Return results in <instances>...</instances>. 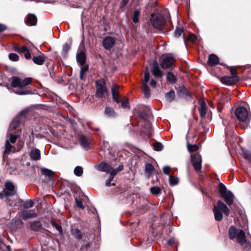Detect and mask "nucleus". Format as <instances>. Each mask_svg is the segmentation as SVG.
Wrapping results in <instances>:
<instances>
[{"instance_id":"obj_52","label":"nucleus","mask_w":251,"mask_h":251,"mask_svg":"<svg viewBox=\"0 0 251 251\" xmlns=\"http://www.w3.org/2000/svg\"><path fill=\"white\" fill-rule=\"evenodd\" d=\"M129 0H122L121 2L120 8L121 9L124 8L126 4L128 2Z\"/></svg>"},{"instance_id":"obj_59","label":"nucleus","mask_w":251,"mask_h":251,"mask_svg":"<svg viewBox=\"0 0 251 251\" xmlns=\"http://www.w3.org/2000/svg\"><path fill=\"white\" fill-rule=\"evenodd\" d=\"M123 169V165H119L117 169H115L117 171V173L118 172H120L121 170H122Z\"/></svg>"},{"instance_id":"obj_31","label":"nucleus","mask_w":251,"mask_h":251,"mask_svg":"<svg viewBox=\"0 0 251 251\" xmlns=\"http://www.w3.org/2000/svg\"><path fill=\"white\" fill-rule=\"evenodd\" d=\"M175 97V92L173 90L169 91L165 95L166 100L169 102H171L172 101H173L174 100Z\"/></svg>"},{"instance_id":"obj_51","label":"nucleus","mask_w":251,"mask_h":251,"mask_svg":"<svg viewBox=\"0 0 251 251\" xmlns=\"http://www.w3.org/2000/svg\"><path fill=\"white\" fill-rule=\"evenodd\" d=\"M170 170V167L168 166H164L163 169L164 173L167 175H168L169 174Z\"/></svg>"},{"instance_id":"obj_8","label":"nucleus","mask_w":251,"mask_h":251,"mask_svg":"<svg viewBox=\"0 0 251 251\" xmlns=\"http://www.w3.org/2000/svg\"><path fill=\"white\" fill-rule=\"evenodd\" d=\"M97 169L101 172L110 173L111 176H114L117 174V171L108 163L101 162L97 165Z\"/></svg>"},{"instance_id":"obj_5","label":"nucleus","mask_w":251,"mask_h":251,"mask_svg":"<svg viewBox=\"0 0 251 251\" xmlns=\"http://www.w3.org/2000/svg\"><path fill=\"white\" fill-rule=\"evenodd\" d=\"M96 97L101 98L105 97L107 94V90L105 86V80L102 78L98 79L96 81Z\"/></svg>"},{"instance_id":"obj_62","label":"nucleus","mask_w":251,"mask_h":251,"mask_svg":"<svg viewBox=\"0 0 251 251\" xmlns=\"http://www.w3.org/2000/svg\"><path fill=\"white\" fill-rule=\"evenodd\" d=\"M231 75H232V76H234V75H237V73L236 72H235L233 70H231Z\"/></svg>"},{"instance_id":"obj_61","label":"nucleus","mask_w":251,"mask_h":251,"mask_svg":"<svg viewBox=\"0 0 251 251\" xmlns=\"http://www.w3.org/2000/svg\"><path fill=\"white\" fill-rule=\"evenodd\" d=\"M20 48H19V47L18 46H16V47H15L14 48V50L17 51V52H19L20 51Z\"/></svg>"},{"instance_id":"obj_42","label":"nucleus","mask_w":251,"mask_h":251,"mask_svg":"<svg viewBox=\"0 0 251 251\" xmlns=\"http://www.w3.org/2000/svg\"><path fill=\"white\" fill-rule=\"evenodd\" d=\"M154 149L156 151H160L163 149L162 145L158 142H155L153 144Z\"/></svg>"},{"instance_id":"obj_57","label":"nucleus","mask_w":251,"mask_h":251,"mask_svg":"<svg viewBox=\"0 0 251 251\" xmlns=\"http://www.w3.org/2000/svg\"><path fill=\"white\" fill-rule=\"evenodd\" d=\"M6 28V27L2 24H0V32L4 31Z\"/></svg>"},{"instance_id":"obj_44","label":"nucleus","mask_w":251,"mask_h":251,"mask_svg":"<svg viewBox=\"0 0 251 251\" xmlns=\"http://www.w3.org/2000/svg\"><path fill=\"white\" fill-rule=\"evenodd\" d=\"M149 79H150L149 72L148 70H147L145 72L144 80L143 84H148L147 83L149 81Z\"/></svg>"},{"instance_id":"obj_18","label":"nucleus","mask_w":251,"mask_h":251,"mask_svg":"<svg viewBox=\"0 0 251 251\" xmlns=\"http://www.w3.org/2000/svg\"><path fill=\"white\" fill-rule=\"evenodd\" d=\"M219 63V59L217 55L212 54L209 56L208 63L210 66H215L218 64Z\"/></svg>"},{"instance_id":"obj_32","label":"nucleus","mask_w":251,"mask_h":251,"mask_svg":"<svg viewBox=\"0 0 251 251\" xmlns=\"http://www.w3.org/2000/svg\"><path fill=\"white\" fill-rule=\"evenodd\" d=\"M167 80L171 83L174 84L176 82V78L173 73L168 72L167 74Z\"/></svg>"},{"instance_id":"obj_49","label":"nucleus","mask_w":251,"mask_h":251,"mask_svg":"<svg viewBox=\"0 0 251 251\" xmlns=\"http://www.w3.org/2000/svg\"><path fill=\"white\" fill-rule=\"evenodd\" d=\"M23 54L25 57L27 59H30L31 57V54L30 52L29 49L27 50V51H25V53H24Z\"/></svg>"},{"instance_id":"obj_53","label":"nucleus","mask_w":251,"mask_h":251,"mask_svg":"<svg viewBox=\"0 0 251 251\" xmlns=\"http://www.w3.org/2000/svg\"><path fill=\"white\" fill-rule=\"evenodd\" d=\"M151 124L149 123H148L147 124V134L148 135H151Z\"/></svg>"},{"instance_id":"obj_60","label":"nucleus","mask_w":251,"mask_h":251,"mask_svg":"<svg viewBox=\"0 0 251 251\" xmlns=\"http://www.w3.org/2000/svg\"><path fill=\"white\" fill-rule=\"evenodd\" d=\"M174 242V240L173 239H170L168 241V244L169 245H172Z\"/></svg>"},{"instance_id":"obj_55","label":"nucleus","mask_w":251,"mask_h":251,"mask_svg":"<svg viewBox=\"0 0 251 251\" xmlns=\"http://www.w3.org/2000/svg\"><path fill=\"white\" fill-rule=\"evenodd\" d=\"M28 50V49L27 48V47L25 46H24L20 48L19 52L24 54L25 51H27Z\"/></svg>"},{"instance_id":"obj_6","label":"nucleus","mask_w":251,"mask_h":251,"mask_svg":"<svg viewBox=\"0 0 251 251\" xmlns=\"http://www.w3.org/2000/svg\"><path fill=\"white\" fill-rule=\"evenodd\" d=\"M151 22L154 27L159 29H162L165 24L164 16L159 14H152Z\"/></svg>"},{"instance_id":"obj_36","label":"nucleus","mask_w":251,"mask_h":251,"mask_svg":"<svg viewBox=\"0 0 251 251\" xmlns=\"http://www.w3.org/2000/svg\"><path fill=\"white\" fill-rule=\"evenodd\" d=\"M183 29L180 27H177L175 31V36L176 37H180L182 34L183 35V37L184 39H185V35L183 33Z\"/></svg>"},{"instance_id":"obj_40","label":"nucleus","mask_w":251,"mask_h":251,"mask_svg":"<svg viewBox=\"0 0 251 251\" xmlns=\"http://www.w3.org/2000/svg\"><path fill=\"white\" fill-rule=\"evenodd\" d=\"M34 202L31 200L26 201L23 203V206L25 208H29L33 207Z\"/></svg>"},{"instance_id":"obj_30","label":"nucleus","mask_w":251,"mask_h":251,"mask_svg":"<svg viewBox=\"0 0 251 251\" xmlns=\"http://www.w3.org/2000/svg\"><path fill=\"white\" fill-rule=\"evenodd\" d=\"M154 171H155L154 167L152 164H151L150 163H147L146 165L145 172L149 175H151L152 174Z\"/></svg>"},{"instance_id":"obj_24","label":"nucleus","mask_w":251,"mask_h":251,"mask_svg":"<svg viewBox=\"0 0 251 251\" xmlns=\"http://www.w3.org/2000/svg\"><path fill=\"white\" fill-rule=\"evenodd\" d=\"M42 174L46 176H48L49 179H52L54 176V173L50 170L47 168L42 169Z\"/></svg>"},{"instance_id":"obj_27","label":"nucleus","mask_w":251,"mask_h":251,"mask_svg":"<svg viewBox=\"0 0 251 251\" xmlns=\"http://www.w3.org/2000/svg\"><path fill=\"white\" fill-rule=\"evenodd\" d=\"M7 137L8 139L6 141H9L11 144H14L18 138V135H13L10 133V131H8L7 133Z\"/></svg>"},{"instance_id":"obj_12","label":"nucleus","mask_w":251,"mask_h":251,"mask_svg":"<svg viewBox=\"0 0 251 251\" xmlns=\"http://www.w3.org/2000/svg\"><path fill=\"white\" fill-rule=\"evenodd\" d=\"M239 80V78L237 75H234L231 76H226L223 77L221 81L225 84L228 85H233L236 84Z\"/></svg>"},{"instance_id":"obj_39","label":"nucleus","mask_w":251,"mask_h":251,"mask_svg":"<svg viewBox=\"0 0 251 251\" xmlns=\"http://www.w3.org/2000/svg\"><path fill=\"white\" fill-rule=\"evenodd\" d=\"M9 59L12 61H17L19 59V56L15 53H10L8 55Z\"/></svg>"},{"instance_id":"obj_48","label":"nucleus","mask_w":251,"mask_h":251,"mask_svg":"<svg viewBox=\"0 0 251 251\" xmlns=\"http://www.w3.org/2000/svg\"><path fill=\"white\" fill-rule=\"evenodd\" d=\"M113 178H114V176H111L110 175V176L109 177V178L107 180L106 182V186H110L111 185H113V186H114L115 185V184L114 183H111V182L113 180Z\"/></svg>"},{"instance_id":"obj_14","label":"nucleus","mask_w":251,"mask_h":251,"mask_svg":"<svg viewBox=\"0 0 251 251\" xmlns=\"http://www.w3.org/2000/svg\"><path fill=\"white\" fill-rule=\"evenodd\" d=\"M151 66V73L153 75L157 77H162V73L159 68L157 62L156 61H153Z\"/></svg>"},{"instance_id":"obj_10","label":"nucleus","mask_w":251,"mask_h":251,"mask_svg":"<svg viewBox=\"0 0 251 251\" xmlns=\"http://www.w3.org/2000/svg\"><path fill=\"white\" fill-rule=\"evenodd\" d=\"M175 60V59L174 57L167 56L163 59L160 66L163 69L174 68L175 67V65L174 64Z\"/></svg>"},{"instance_id":"obj_4","label":"nucleus","mask_w":251,"mask_h":251,"mask_svg":"<svg viewBox=\"0 0 251 251\" xmlns=\"http://www.w3.org/2000/svg\"><path fill=\"white\" fill-rule=\"evenodd\" d=\"M219 192L225 202L229 206L233 203L234 195L229 191H227L226 187L222 183L219 184Z\"/></svg>"},{"instance_id":"obj_3","label":"nucleus","mask_w":251,"mask_h":251,"mask_svg":"<svg viewBox=\"0 0 251 251\" xmlns=\"http://www.w3.org/2000/svg\"><path fill=\"white\" fill-rule=\"evenodd\" d=\"M213 212L214 217L216 221H220L223 218V214L228 216L230 214V209L221 201H219L217 204L214 205Z\"/></svg>"},{"instance_id":"obj_7","label":"nucleus","mask_w":251,"mask_h":251,"mask_svg":"<svg viewBox=\"0 0 251 251\" xmlns=\"http://www.w3.org/2000/svg\"><path fill=\"white\" fill-rule=\"evenodd\" d=\"M235 114L237 119L241 122L247 121L249 117L248 110L243 106L238 107L235 111Z\"/></svg>"},{"instance_id":"obj_64","label":"nucleus","mask_w":251,"mask_h":251,"mask_svg":"<svg viewBox=\"0 0 251 251\" xmlns=\"http://www.w3.org/2000/svg\"><path fill=\"white\" fill-rule=\"evenodd\" d=\"M83 75H84L83 74H80V78L82 80L83 79Z\"/></svg>"},{"instance_id":"obj_15","label":"nucleus","mask_w":251,"mask_h":251,"mask_svg":"<svg viewBox=\"0 0 251 251\" xmlns=\"http://www.w3.org/2000/svg\"><path fill=\"white\" fill-rule=\"evenodd\" d=\"M37 216L36 212L33 210H25L22 211V217L24 220L36 217Z\"/></svg>"},{"instance_id":"obj_20","label":"nucleus","mask_w":251,"mask_h":251,"mask_svg":"<svg viewBox=\"0 0 251 251\" xmlns=\"http://www.w3.org/2000/svg\"><path fill=\"white\" fill-rule=\"evenodd\" d=\"M32 60L35 64L38 65H42L45 61V56L44 54H42L34 56L32 58Z\"/></svg>"},{"instance_id":"obj_56","label":"nucleus","mask_w":251,"mask_h":251,"mask_svg":"<svg viewBox=\"0 0 251 251\" xmlns=\"http://www.w3.org/2000/svg\"><path fill=\"white\" fill-rule=\"evenodd\" d=\"M88 69V67L87 66H84V67L81 68V70H80V74L84 75L85 72H86L87 71Z\"/></svg>"},{"instance_id":"obj_26","label":"nucleus","mask_w":251,"mask_h":251,"mask_svg":"<svg viewBox=\"0 0 251 251\" xmlns=\"http://www.w3.org/2000/svg\"><path fill=\"white\" fill-rule=\"evenodd\" d=\"M80 144L81 146L87 150L89 149V142L88 139L84 136L82 135L80 137Z\"/></svg>"},{"instance_id":"obj_34","label":"nucleus","mask_w":251,"mask_h":251,"mask_svg":"<svg viewBox=\"0 0 251 251\" xmlns=\"http://www.w3.org/2000/svg\"><path fill=\"white\" fill-rule=\"evenodd\" d=\"M187 147L188 151L191 152L197 151L199 149V147L196 144L191 145L188 143Z\"/></svg>"},{"instance_id":"obj_17","label":"nucleus","mask_w":251,"mask_h":251,"mask_svg":"<svg viewBox=\"0 0 251 251\" xmlns=\"http://www.w3.org/2000/svg\"><path fill=\"white\" fill-rule=\"evenodd\" d=\"M119 86L117 85H114L111 89V92L112 94L113 99L116 103L120 102V100L119 98V92H118Z\"/></svg>"},{"instance_id":"obj_58","label":"nucleus","mask_w":251,"mask_h":251,"mask_svg":"<svg viewBox=\"0 0 251 251\" xmlns=\"http://www.w3.org/2000/svg\"><path fill=\"white\" fill-rule=\"evenodd\" d=\"M156 81L155 80H154L153 79H151L150 83V85L151 86V87H155V85H156Z\"/></svg>"},{"instance_id":"obj_54","label":"nucleus","mask_w":251,"mask_h":251,"mask_svg":"<svg viewBox=\"0 0 251 251\" xmlns=\"http://www.w3.org/2000/svg\"><path fill=\"white\" fill-rule=\"evenodd\" d=\"M121 106L123 108L129 107V102L128 100L123 101L121 103Z\"/></svg>"},{"instance_id":"obj_46","label":"nucleus","mask_w":251,"mask_h":251,"mask_svg":"<svg viewBox=\"0 0 251 251\" xmlns=\"http://www.w3.org/2000/svg\"><path fill=\"white\" fill-rule=\"evenodd\" d=\"M51 225L54 227L59 232L62 231V227L61 226L57 224L54 221H51L50 222Z\"/></svg>"},{"instance_id":"obj_22","label":"nucleus","mask_w":251,"mask_h":251,"mask_svg":"<svg viewBox=\"0 0 251 251\" xmlns=\"http://www.w3.org/2000/svg\"><path fill=\"white\" fill-rule=\"evenodd\" d=\"M76 59L81 65H83L86 62V55L85 53L82 51L78 52L76 55Z\"/></svg>"},{"instance_id":"obj_45","label":"nucleus","mask_w":251,"mask_h":251,"mask_svg":"<svg viewBox=\"0 0 251 251\" xmlns=\"http://www.w3.org/2000/svg\"><path fill=\"white\" fill-rule=\"evenodd\" d=\"M170 183L171 185H176L178 182V179L177 177H169Z\"/></svg>"},{"instance_id":"obj_41","label":"nucleus","mask_w":251,"mask_h":251,"mask_svg":"<svg viewBox=\"0 0 251 251\" xmlns=\"http://www.w3.org/2000/svg\"><path fill=\"white\" fill-rule=\"evenodd\" d=\"M75 204H76V205L77 207H78V208L82 209H84L85 206L83 205V204L82 203V201L81 200H79L77 198H75Z\"/></svg>"},{"instance_id":"obj_47","label":"nucleus","mask_w":251,"mask_h":251,"mask_svg":"<svg viewBox=\"0 0 251 251\" xmlns=\"http://www.w3.org/2000/svg\"><path fill=\"white\" fill-rule=\"evenodd\" d=\"M70 46L68 44H65L63 46L62 52L66 54L70 49Z\"/></svg>"},{"instance_id":"obj_25","label":"nucleus","mask_w":251,"mask_h":251,"mask_svg":"<svg viewBox=\"0 0 251 251\" xmlns=\"http://www.w3.org/2000/svg\"><path fill=\"white\" fill-rule=\"evenodd\" d=\"M104 113L107 117H114L117 115L113 108L110 107H106Z\"/></svg>"},{"instance_id":"obj_43","label":"nucleus","mask_w":251,"mask_h":251,"mask_svg":"<svg viewBox=\"0 0 251 251\" xmlns=\"http://www.w3.org/2000/svg\"><path fill=\"white\" fill-rule=\"evenodd\" d=\"M139 15V12L138 10L134 11L132 17V20L134 23H136L138 22Z\"/></svg>"},{"instance_id":"obj_19","label":"nucleus","mask_w":251,"mask_h":251,"mask_svg":"<svg viewBox=\"0 0 251 251\" xmlns=\"http://www.w3.org/2000/svg\"><path fill=\"white\" fill-rule=\"evenodd\" d=\"M29 227L32 230L39 231L40 230L42 226L39 221H34L29 223Z\"/></svg>"},{"instance_id":"obj_11","label":"nucleus","mask_w":251,"mask_h":251,"mask_svg":"<svg viewBox=\"0 0 251 251\" xmlns=\"http://www.w3.org/2000/svg\"><path fill=\"white\" fill-rule=\"evenodd\" d=\"M116 43V39L111 36L105 37L102 41V45L106 50H110L114 47Z\"/></svg>"},{"instance_id":"obj_1","label":"nucleus","mask_w":251,"mask_h":251,"mask_svg":"<svg viewBox=\"0 0 251 251\" xmlns=\"http://www.w3.org/2000/svg\"><path fill=\"white\" fill-rule=\"evenodd\" d=\"M32 78L26 77L24 79H21L18 76L12 77L11 86L14 88H18L16 90H13V92L16 94L20 95H28L30 93V91L28 88V86L31 84Z\"/></svg>"},{"instance_id":"obj_2","label":"nucleus","mask_w":251,"mask_h":251,"mask_svg":"<svg viewBox=\"0 0 251 251\" xmlns=\"http://www.w3.org/2000/svg\"><path fill=\"white\" fill-rule=\"evenodd\" d=\"M228 233L231 240L236 238L237 242L244 248L250 247V242L247 239L245 232L243 230L237 228L232 226L229 227Z\"/></svg>"},{"instance_id":"obj_50","label":"nucleus","mask_w":251,"mask_h":251,"mask_svg":"<svg viewBox=\"0 0 251 251\" xmlns=\"http://www.w3.org/2000/svg\"><path fill=\"white\" fill-rule=\"evenodd\" d=\"M197 39V38L196 35L194 34H191L190 35L188 39V40L192 42H195L196 41Z\"/></svg>"},{"instance_id":"obj_13","label":"nucleus","mask_w":251,"mask_h":251,"mask_svg":"<svg viewBox=\"0 0 251 251\" xmlns=\"http://www.w3.org/2000/svg\"><path fill=\"white\" fill-rule=\"evenodd\" d=\"M4 194L6 196H13L15 194L16 191L14 184L9 182H6L4 189Z\"/></svg>"},{"instance_id":"obj_28","label":"nucleus","mask_w":251,"mask_h":251,"mask_svg":"<svg viewBox=\"0 0 251 251\" xmlns=\"http://www.w3.org/2000/svg\"><path fill=\"white\" fill-rule=\"evenodd\" d=\"M12 145L9 141H6L5 145V150L3 152V158H5L6 154H9L11 151Z\"/></svg>"},{"instance_id":"obj_38","label":"nucleus","mask_w":251,"mask_h":251,"mask_svg":"<svg viewBox=\"0 0 251 251\" xmlns=\"http://www.w3.org/2000/svg\"><path fill=\"white\" fill-rule=\"evenodd\" d=\"M151 192L152 194L157 195L160 194L161 189L159 187L154 186L151 188Z\"/></svg>"},{"instance_id":"obj_9","label":"nucleus","mask_w":251,"mask_h":251,"mask_svg":"<svg viewBox=\"0 0 251 251\" xmlns=\"http://www.w3.org/2000/svg\"><path fill=\"white\" fill-rule=\"evenodd\" d=\"M191 161L196 171H199L201 170L202 158L199 153H196L191 156Z\"/></svg>"},{"instance_id":"obj_35","label":"nucleus","mask_w":251,"mask_h":251,"mask_svg":"<svg viewBox=\"0 0 251 251\" xmlns=\"http://www.w3.org/2000/svg\"><path fill=\"white\" fill-rule=\"evenodd\" d=\"M142 91L146 98H149L150 96V88L148 84L142 85Z\"/></svg>"},{"instance_id":"obj_29","label":"nucleus","mask_w":251,"mask_h":251,"mask_svg":"<svg viewBox=\"0 0 251 251\" xmlns=\"http://www.w3.org/2000/svg\"><path fill=\"white\" fill-rule=\"evenodd\" d=\"M199 111L201 117H204L205 115L206 112V106L204 101L200 102V107L199 109Z\"/></svg>"},{"instance_id":"obj_16","label":"nucleus","mask_w":251,"mask_h":251,"mask_svg":"<svg viewBox=\"0 0 251 251\" xmlns=\"http://www.w3.org/2000/svg\"><path fill=\"white\" fill-rule=\"evenodd\" d=\"M31 160H38L41 158L40 151L37 149L32 150L29 154Z\"/></svg>"},{"instance_id":"obj_23","label":"nucleus","mask_w":251,"mask_h":251,"mask_svg":"<svg viewBox=\"0 0 251 251\" xmlns=\"http://www.w3.org/2000/svg\"><path fill=\"white\" fill-rule=\"evenodd\" d=\"M20 121L19 117L15 118L11 122L8 131L15 130L20 125Z\"/></svg>"},{"instance_id":"obj_37","label":"nucleus","mask_w":251,"mask_h":251,"mask_svg":"<svg viewBox=\"0 0 251 251\" xmlns=\"http://www.w3.org/2000/svg\"><path fill=\"white\" fill-rule=\"evenodd\" d=\"M83 173V168L81 166H76L74 169V174L77 176H81Z\"/></svg>"},{"instance_id":"obj_21","label":"nucleus","mask_w":251,"mask_h":251,"mask_svg":"<svg viewBox=\"0 0 251 251\" xmlns=\"http://www.w3.org/2000/svg\"><path fill=\"white\" fill-rule=\"evenodd\" d=\"M26 24L30 25H35L37 23V18L35 15L29 14L28 15L26 20Z\"/></svg>"},{"instance_id":"obj_63","label":"nucleus","mask_w":251,"mask_h":251,"mask_svg":"<svg viewBox=\"0 0 251 251\" xmlns=\"http://www.w3.org/2000/svg\"><path fill=\"white\" fill-rule=\"evenodd\" d=\"M4 196H6L4 194V192L3 193L0 192V198H3Z\"/></svg>"},{"instance_id":"obj_33","label":"nucleus","mask_w":251,"mask_h":251,"mask_svg":"<svg viewBox=\"0 0 251 251\" xmlns=\"http://www.w3.org/2000/svg\"><path fill=\"white\" fill-rule=\"evenodd\" d=\"M73 235L77 239L80 240L82 237L81 231L78 229H74L72 230Z\"/></svg>"}]
</instances>
